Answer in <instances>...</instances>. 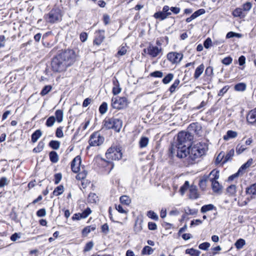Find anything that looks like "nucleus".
<instances>
[{"label": "nucleus", "mask_w": 256, "mask_h": 256, "mask_svg": "<svg viewBox=\"0 0 256 256\" xmlns=\"http://www.w3.org/2000/svg\"><path fill=\"white\" fill-rule=\"evenodd\" d=\"M77 54L74 50L67 49L56 56L52 61V69L54 72H62L68 66L72 65L76 60Z\"/></svg>", "instance_id": "f257e3e1"}, {"label": "nucleus", "mask_w": 256, "mask_h": 256, "mask_svg": "<svg viewBox=\"0 0 256 256\" xmlns=\"http://www.w3.org/2000/svg\"><path fill=\"white\" fill-rule=\"evenodd\" d=\"M208 150V144L204 142H200L188 148V162L192 164L194 160L206 154Z\"/></svg>", "instance_id": "f03ea898"}, {"label": "nucleus", "mask_w": 256, "mask_h": 256, "mask_svg": "<svg viewBox=\"0 0 256 256\" xmlns=\"http://www.w3.org/2000/svg\"><path fill=\"white\" fill-rule=\"evenodd\" d=\"M46 22L50 24L57 23L62 20V14L60 8H54L44 16Z\"/></svg>", "instance_id": "7ed1b4c3"}, {"label": "nucleus", "mask_w": 256, "mask_h": 256, "mask_svg": "<svg viewBox=\"0 0 256 256\" xmlns=\"http://www.w3.org/2000/svg\"><path fill=\"white\" fill-rule=\"evenodd\" d=\"M193 136L190 133L185 132H180L178 134V146L188 147L190 146V141Z\"/></svg>", "instance_id": "20e7f679"}, {"label": "nucleus", "mask_w": 256, "mask_h": 256, "mask_svg": "<svg viewBox=\"0 0 256 256\" xmlns=\"http://www.w3.org/2000/svg\"><path fill=\"white\" fill-rule=\"evenodd\" d=\"M152 58L160 57L162 55V49L161 46H155L150 44L149 46L144 50Z\"/></svg>", "instance_id": "39448f33"}, {"label": "nucleus", "mask_w": 256, "mask_h": 256, "mask_svg": "<svg viewBox=\"0 0 256 256\" xmlns=\"http://www.w3.org/2000/svg\"><path fill=\"white\" fill-rule=\"evenodd\" d=\"M210 175L214 176V178H210L213 191L215 192H218L221 190V186L217 181L219 178V172L213 170L210 172Z\"/></svg>", "instance_id": "423d86ee"}, {"label": "nucleus", "mask_w": 256, "mask_h": 256, "mask_svg": "<svg viewBox=\"0 0 256 256\" xmlns=\"http://www.w3.org/2000/svg\"><path fill=\"white\" fill-rule=\"evenodd\" d=\"M104 138L98 132H94L90 136L88 142L90 146H98L104 142Z\"/></svg>", "instance_id": "0eeeda50"}, {"label": "nucleus", "mask_w": 256, "mask_h": 256, "mask_svg": "<svg viewBox=\"0 0 256 256\" xmlns=\"http://www.w3.org/2000/svg\"><path fill=\"white\" fill-rule=\"evenodd\" d=\"M183 58V54L180 52H170L167 54V58L172 64L179 63Z\"/></svg>", "instance_id": "6e6552de"}, {"label": "nucleus", "mask_w": 256, "mask_h": 256, "mask_svg": "<svg viewBox=\"0 0 256 256\" xmlns=\"http://www.w3.org/2000/svg\"><path fill=\"white\" fill-rule=\"evenodd\" d=\"M126 105L127 102L125 98L116 97L113 102V108L122 109L126 107Z\"/></svg>", "instance_id": "1a4fd4ad"}, {"label": "nucleus", "mask_w": 256, "mask_h": 256, "mask_svg": "<svg viewBox=\"0 0 256 256\" xmlns=\"http://www.w3.org/2000/svg\"><path fill=\"white\" fill-rule=\"evenodd\" d=\"M104 31L99 30L95 32V38L94 40V44L99 46L104 40Z\"/></svg>", "instance_id": "9d476101"}, {"label": "nucleus", "mask_w": 256, "mask_h": 256, "mask_svg": "<svg viewBox=\"0 0 256 256\" xmlns=\"http://www.w3.org/2000/svg\"><path fill=\"white\" fill-rule=\"evenodd\" d=\"M81 163V158L80 156H76L72 160L71 162V168L74 173H77L80 171V166Z\"/></svg>", "instance_id": "9b49d317"}, {"label": "nucleus", "mask_w": 256, "mask_h": 256, "mask_svg": "<svg viewBox=\"0 0 256 256\" xmlns=\"http://www.w3.org/2000/svg\"><path fill=\"white\" fill-rule=\"evenodd\" d=\"M177 156L180 158H186L188 162V147L178 146Z\"/></svg>", "instance_id": "f8f14e48"}, {"label": "nucleus", "mask_w": 256, "mask_h": 256, "mask_svg": "<svg viewBox=\"0 0 256 256\" xmlns=\"http://www.w3.org/2000/svg\"><path fill=\"white\" fill-rule=\"evenodd\" d=\"M91 210L90 208H88L82 213L75 214L72 217L73 220H80L82 218H84L91 213Z\"/></svg>", "instance_id": "ddd939ff"}, {"label": "nucleus", "mask_w": 256, "mask_h": 256, "mask_svg": "<svg viewBox=\"0 0 256 256\" xmlns=\"http://www.w3.org/2000/svg\"><path fill=\"white\" fill-rule=\"evenodd\" d=\"M246 120L250 124H256V108L249 112L246 116Z\"/></svg>", "instance_id": "4468645a"}, {"label": "nucleus", "mask_w": 256, "mask_h": 256, "mask_svg": "<svg viewBox=\"0 0 256 256\" xmlns=\"http://www.w3.org/2000/svg\"><path fill=\"white\" fill-rule=\"evenodd\" d=\"M112 128V118L106 117L103 120L101 130L102 132Z\"/></svg>", "instance_id": "2eb2a0df"}, {"label": "nucleus", "mask_w": 256, "mask_h": 256, "mask_svg": "<svg viewBox=\"0 0 256 256\" xmlns=\"http://www.w3.org/2000/svg\"><path fill=\"white\" fill-rule=\"evenodd\" d=\"M112 146L109 148L107 150V152L106 153V156L107 160H104V162H107L109 165V170L108 172V174H110V170H112V162L110 161L111 159H112Z\"/></svg>", "instance_id": "dca6fc26"}, {"label": "nucleus", "mask_w": 256, "mask_h": 256, "mask_svg": "<svg viewBox=\"0 0 256 256\" xmlns=\"http://www.w3.org/2000/svg\"><path fill=\"white\" fill-rule=\"evenodd\" d=\"M238 136V133L236 131L232 130H228L226 134L224 136L223 138L224 140H228L230 139L236 138Z\"/></svg>", "instance_id": "f3484780"}, {"label": "nucleus", "mask_w": 256, "mask_h": 256, "mask_svg": "<svg viewBox=\"0 0 256 256\" xmlns=\"http://www.w3.org/2000/svg\"><path fill=\"white\" fill-rule=\"evenodd\" d=\"M232 14L234 17H238L240 18H244L246 14L242 10V8H236L232 12Z\"/></svg>", "instance_id": "a211bd4d"}, {"label": "nucleus", "mask_w": 256, "mask_h": 256, "mask_svg": "<svg viewBox=\"0 0 256 256\" xmlns=\"http://www.w3.org/2000/svg\"><path fill=\"white\" fill-rule=\"evenodd\" d=\"M204 69V66L203 64L200 65L195 70L194 78L195 80L198 79L202 74Z\"/></svg>", "instance_id": "6ab92c4d"}, {"label": "nucleus", "mask_w": 256, "mask_h": 256, "mask_svg": "<svg viewBox=\"0 0 256 256\" xmlns=\"http://www.w3.org/2000/svg\"><path fill=\"white\" fill-rule=\"evenodd\" d=\"M253 160L252 158L248 159L246 162L242 164L239 168V173L244 174L246 170L249 168Z\"/></svg>", "instance_id": "aec40b11"}, {"label": "nucleus", "mask_w": 256, "mask_h": 256, "mask_svg": "<svg viewBox=\"0 0 256 256\" xmlns=\"http://www.w3.org/2000/svg\"><path fill=\"white\" fill-rule=\"evenodd\" d=\"M113 160H120L121 159L122 156L121 148H116L114 150H113Z\"/></svg>", "instance_id": "412c9836"}, {"label": "nucleus", "mask_w": 256, "mask_h": 256, "mask_svg": "<svg viewBox=\"0 0 256 256\" xmlns=\"http://www.w3.org/2000/svg\"><path fill=\"white\" fill-rule=\"evenodd\" d=\"M122 122L118 119L113 120V129L116 132H119L122 127Z\"/></svg>", "instance_id": "4be33fe9"}, {"label": "nucleus", "mask_w": 256, "mask_h": 256, "mask_svg": "<svg viewBox=\"0 0 256 256\" xmlns=\"http://www.w3.org/2000/svg\"><path fill=\"white\" fill-rule=\"evenodd\" d=\"M246 193V194L256 196V182L248 187Z\"/></svg>", "instance_id": "5701e85b"}, {"label": "nucleus", "mask_w": 256, "mask_h": 256, "mask_svg": "<svg viewBox=\"0 0 256 256\" xmlns=\"http://www.w3.org/2000/svg\"><path fill=\"white\" fill-rule=\"evenodd\" d=\"M42 134V132L40 130H36L32 135V142H36L41 136Z\"/></svg>", "instance_id": "b1692460"}, {"label": "nucleus", "mask_w": 256, "mask_h": 256, "mask_svg": "<svg viewBox=\"0 0 256 256\" xmlns=\"http://www.w3.org/2000/svg\"><path fill=\"white\" fill-rule=\"evenodd\" d=\"M50 160L53 163H56L58 160V156L56 152L52 151L49 154Z\"/></svg>", "instance_id": "393cba45"}, {"label": "nucleus", "mask_w": 256, "mask_h": 256, "mask_svg": "<svg viewBox=\"0 0 256 256\" xmlns=\"http://www.w3.org/2000/svg\"><path fill=\"white\" fill-rule=\"evenodd\" d=\"M190 197L192 199H196L198 198V194L196 187L192 186L190 189Z\"/></svg>", "instance_id": "a878e982"}, {"label": "nucleus", "mask_w": 256, "mask_h": 256, "mask_svg": "<svg viewBox=\"0 0 256 256\" xmlns=\"http://www.w3.org/2000/svg\"><path fill=\"white\" fill-rule=\"evenodd\" d=\"M234 149H232L227 152V154L224 156V158L223 161L224 163L226 162H227L231 160L234 155Z\"/></svg>", "instance_id": "bb28decb"}, {"label": "nucleus", "mask_w": 256, "mask_h": 256, "mask_svg": "<svg viewBox=\"0 0 256 256\" xmlns=\"http://www.w3.org/2000/svg\"><path fill=\"white\" fill-rule=\"evenodd\" d=\"M63 111L60 110H58L55 112L56 120L58 122H61L63 120Z\"/></svg>", "instance_id": "cd10ccee"}, {"label": "nucleus", "mask_w": 256, "mask_h": 256, "mask_svg": "<svg viewBox=\"0 0 256 256\" xmlns=\"http://www.w3.org/2000/svg\"><path fill=\"white\" fill-rule=\"evenodd\" d=\"M236 187L234 184L230 186L226 189L228 194L231 196H235L236 192Z\"/></svg>", "instance_id": "c85d7f7f"}, {"label": "nucleus", "mask_w": 256, "mask_h": 256, "mask_svg": "<svg viewBox=\"0 0 256 256\" xmlns=\"http://www.w3.org/2000/svg\"><path fill=\"white\" fill-rule=\"evenodd\" d=\"M96 229V226H87L84 228L82 231V234L84 236H87L88 234L92 231H94Z\"/></svg>", "instance_id": "c756f323"}, {"label": "nucleus", "mask_w": 256, "mask_h": 256, "mask_svg": "<svg viewBox=\"0 0 256 256\" xmlns=\"http://www.w3.org/2000/svg\"><path fill=\"white\" fill-rule=\"evenodd\" d=\"M149 140L147 137L142 136L140 140L139 145L140 148H144L148 146Z\"/></svg>", "instance_id": "7c9ffc66"}, {"label": "nucleus", "mask_w": 256, "mask_h": 256, "mask_svg": "<svg viewBox=\"0 0 256 256\" xmlns=\"http://www.w3.org/2000/svg\"><path fill=\"white\" fill-rule=\"evenodd\" d=\"M142 222L138 219L136 220L134 227V230L136 232H139L141 231L142 230Z\"/></svg>", "instance_id": "2f4dec72"}, {"label": "nucleus", "mask_w": 256, "mask_h": 256, "mask_svg": "<svg viewBox=\"0 0 256 256\" xmlns=\"http://www.w3.org/2000/svg\"><path fill=\"white\" fill-rule=\"evenodd\" d=\"M200 252L194 248H188L186 250V254H189L190 256H199Z\"/></svg>", "instance_id": "473e14b6"}, {"label": "nucleus", "mask_w": 256, "mask_h": 256, "mask_svg": "<svg viewBox=\"0 0 256 256\" xmlns=\"http://www.w3.org/2000/svg\"><path fill=\"white\" fill-rule=\"evenodd\" d=\"M154 17L160 20H163L166 18V16L164 14V12L162 10V12H156L154 15Z\"/></svg>", "instance_id": "72a5a7b5"}, {"label": "nucleus", "mask_w": 256, "mask_h": 256, "mask_svg": "<svg viewBox=\"0 0 256 256\" xmlns=\"http://www.w3.org/2000/svg\"><path fill=\"white\" fill-rule=\"evenodd\" d=\"M214 208V206L212 204H208L203 206L200 209V212L202 213H206L208 211L212 210Z\"/></svg>", "instance_id": "f704fd0d"}, {"label": "nucleus", "mask_w": 256, "mask_h": 256, "mask_svg": "<svg viewBox=\"0 0 256 256\" xmlns=\"http://www.w3.org/2000/svg\"><path fill=\"white\" fill-rule=\"evenodd\" d=\"M121 92V88L120 87L118 82H115L113 80V94H116Z\"/></svg>", "instance_id": "c9c22d12"}, {"label": "nucleus", "mask_w": 256, "mask_h": 256, "mask_svg": "<svg viewBox=\"0 0 256 256\" xmlns=\"http://www.w3.org/2000/svg\"><path fill=\"white\" fill-rule=\"evenodd\" d=\"M154 252V250L149 246H145L142 252V254L144 255H150Z\"/></svg>", "instance_id": "e433bc0d"}, {"label": "nucleus", "mask_w": 256, "mask_h": 256, "mask_svg": "<svg viewBox=\"0 0 256 256\" xmlns=\"http://www.w3.org/2000/svg\"><path fill=\"white\" fill-rule=\"evenodd\" d=\"M49 146L54 150H58L60 146V142L57 140H51L49 142Z\"/></svg>", "instance_id": "4c0bfd02"}, {"label": "nucleus", "mask_w": 256, "mask_h": 256, "mask_svg": "<svg viewBox=\"0 0 256 256\" xmlns=\"http://www.w3.org/2000/svg\"><path fill=\"white\" fill-rule=\"evenodd\" d=\"M246 244L245 240L242 238H240L236 242L234 245L238 250L241 249Z\"/></svg>", "instance_id": "58836bf2"}, {"label": "nucleus", "mask_w": 256, "mask_h": 256, "mask_svg": "<svg viewBox=\"0 0 256 256\" xmlns=\"http://www.w3.org/2000/svg\"><path fill=\"white\" fill-rule=\"evenodd\" d=\"M64 192V186L62 185H60L57 186L53 192V194L58 196L62 194Z\"/></svg>", "instance_id": "ea45409f"}, {"label": "nucleus", "mask_w": 256, "mask_h": 256, "mask_svg": "<svg viewBox=\"0 0 256 256\" xmlns=\"http://www.w3.org/2000/svg\"><path fill=\"white\" fill-rule=\"evenodd\" d=\"M98 200V197L94 193H90L88 196V201L91 203H96Z\"/></svg>", "instance_id": "a19ab883"}, {"label": "nucleus", "mask_w": 256, "mask_h": 256, "mask_svg": "<svg viewBox=\"0 0 256 256\" xmlns=\"http://www.w3.org/2000/svg\"><path fill=\"white\" fill-rule=\"evenodd\" d=\"M120 202L122 204H124L126 205H128L130 202V199L127 196H120Z\"/></svg>", "instance_id": "79ce46f5"}, {"label": "nucleus", "mask_w": 256, "mask_h": 256, "mask_svg": "<svg viewBox=\"0 0 256 256\" xmlns=\"http://www.w3.org/2000/svg\"><path fill=\"white\" fill-rule=\"evenodd\" d=\"M246 89V84L244 83H238L234 86V90L236 91H244Z\"/></svg>", "instance_id": "37998d69"}, {"label": "nucleus", "mask_w": 256, "mask_h": 256, "mask_svg": "<svg viewBox=\"0 0 256 256\" xmlns=\"http://www.w3.org/2000/svg\"><path fill=\"white\" fill-rule=\"evenodd\" d=\"M108 110V104L106 102H103L99 108V112L100 114H104Z\"/></svg>", "instance_id": "c03bdc74"}, {"label": "nucleus", "mask_w": 256, "mask_h": 256, "mask_svg": "<svg viewBox=\"0 0 256 256\" xmlns=\"http://www.w3.org/2000/svg\"><path fill=\"white\" fill-rule=\"evenodd\" d=\"M44 143L40 141L38 142V146L34 148L33 152L36 153L40 152L44 149Z\"/></svg>", "instance_id": "a18cd8bd"}, {"label": "nucleus", "mask_w": 256, "mask_h": 256, "mask_svg": "<svg viewBox=\"0 0 256 256\" xmlns=\"http://www.w3.org/2000/svg\"><path fill=\"white\" fill-rule=\"evenodd\" d=\"M174 74L172 73L168 74L163 79L162 82L164 84H168L173 79Z\"/></svg>", "instance_id": "49530a36"}, {"label": "nucleus", "mask_w": 256, "mask_h": 256, "mask_svg": "<svg viewBox=\"0 0 256 256\" xmlns=\"http://www.w3.org/2000/svg\"><path fill=\"white\" fill-rule=\"evenodd\" d=\"M180 82V81L178 79H176L172 84L170 86L169 90L170 93H173L175 90L176 88L178 86Z\"/></svg>", "instance_id": "de8ad7c7"}, {"label": "nucleus", "mask_w": 256, "mask_h": 256, "mask_svg": "<svg viewBox=\"0 0 256 256\" xmlns=\"http://www.w3.org/2000/svg\"><path fill=\"white\" fill-rule=\"evenodd\" d=\"M56 122V118L54 116H51L49 117L46 120V125L48 127L52 126Z\"/></svg>", "instance_id": "09e8293b"}, {"label": "nucleus", "mask_w": 256, "mask_h": 256, "mask_svg": "<svg viewBox=\"0 0 256 256\" xmlns=\"http://www.w3.org/2000/svg\"><path fill=\"white\" fill-rule=\"evenodd\" d=\"M246 149V148L245 146L244 145H241L240 144H238L237 145L236 148V152L238 154H240L242 152H243Z\"/></svg>", "instance_id": "8fccbe9b"}, {"label": "nucleus", "mask_w": 256, "mask_h": 256, "mask_svg": "<svg viewBox=\"0 0 256 256\" xmlns=\"http://www.w3.org/2000/svg\"><path fill=\"white\" fill-rule=\"evenodd\" d=\"M87 174V172L84 170L80 172L76 176V180H81L84 179L86 177Z\"/></svg>", "instance_id": "3c124183"}, {"label": "nucleus", "mask_w": 256, "mask_h": 256, "mask_svg": "<svg viewBox=\"0 0 256 256\" xmlns=\"http://www.w3.org/2000/svg\"><path fill=\"white\" fill-rule=\"evenodd\" d=\"M252 4L250 2H246L242 6V10L245 12L249 11L252 8Z\"/></svg>", "instance_id": "603ef678"}, {"label": "nucleus", "mask_w": 256, "mask_h": 256, "mask_svg": "<svg viewBox=\"0 0 256 256\" xmlns=\"http://www.w3.org/2000/svg\"><path fill=\"white\" fill-rule=\"evenodd\" d=\"M52 90V86H46L40 92L42 96H45L48 93Z\"/></svg>", "instance_id": "864d4df0"}, {"label": "nucleus", "mask_w": 256, "mask_h": 256, "mask_svg": "<svg viewBox=\"0 0 256 256\" xmlns=\"http://www.w3.org/2000/svg\"><path fill=\"white\" fill-rule=\"evenodd\" d=\"M147 216L151 218L152 219H153L155 220H157L158 219V215L155 213L152 210H150L148 212Z\"/></svg>", "instance_id": "5fc2aeb1"}, {"label": "nucleus", "mask_w": 256, "mask_h": 256, "mask_svg": "<svg viewBox=\"0 0 256 256\" xmlns=\"http://www.w3.org/2000/svg\"><path fill=\"white\" fill-rule=\"evenodd\" d=\"M9 184V180H8L6 177H2L0 179V188H3L5 186L8 185Z\"/></svg>", "instance_id": "6e6d98bb"}, {"label": "nucleus", "mask_w": 256, "mask_h": 256, "mask_svg": "<svg viewBox=\"0 0 256 256\" xmlns=\"http://www.w3.org/2000/svg\"><path fill=\"white\" fill-rule=\"evenodd\" d=\"M150 76L154 78H162L163 76V73L161 71L156 70L150 73Z\"/></svg>", "instance_id": "4d7b16f0"}, {"label": "nucleus", "mask_w": 256, "mask_h": 256, "mask_svg": "<svg viewBox=\"0 0 256 256\" xmlns=\"http://www.w3.org/2000/svg\"><path fill=\"white\" fill-rule=\"evenodd\" d=\"M126 52H127V50H126V46H122L120 48L118 52L117 55L123 56L126 54Z\"/></svg>", "instance_id": "13d9d810"}, {"label": "nucleus", "mask_w": 256, "mask_h": 256, "mask_svg": "<svg viewBox=\"0 0 256 256\" xmlns=\"http://www.w3.org/2000/svg\"><path fill=\"white\" fill-rule=\"evenodd\" d=\"M56 136L58 138H61L64 136V133L62 132V128L60 126L57 128L56 132Z\"/></svg>", "instance_id": "bf43d9fd"}, {"label": "nucleus", "mask_w": 256, "mask_h": 256, "mask_svg": "<svg viewBox=\"0 0 256 256\" xmlns=\"http://www.w3.org/2000/svg\"><path fill=\"white\" fill-rule=\"evenodd\" d=\"M205 12H206V11L204 9H203V8L200 9L192 14L193 15L192 17H194L196 18L197 17H198V16L204 14L205 13Z\"/></svg>", "instance_id": "052dcab7"}, {"label": "nucleus", "mask_w": 256, "mask_h": 256, "mask_svg": "<svg viewBox=\"0 0 256 256\" xmlns=\"http://www.w3.org/2000/svg\"><path fill=\"white\" fill-rule=\"evenodd\" d=\"M190 186L189 182L188 181H186L184 185L180 188V191L182 194H183L184 192L188 190Z\"/></svg>", "instance_id": "680f3d73"}, {"label": "nucleus", "mask_w": 256, "mask_h": 256, "mask_svg": "<svg viewBox=\"0 0 256 256\" xmlns=\"http://www.w3.org/2000/svg\"><path fill=\"white\" fill-rule=\"evenodd\" d=\"M232 58L230 56H228L222 60V63L225 65L228 66L232 62Z\"/></svg>", "instance_id": "e2e57ef3"}, {"label": "nucleus", "mask_w": 256, "mask_h": 256, "mask_svg": "<svg viewBox=\"0 0 256 256\" xmlns=\"http://www.w3.org/2000/svg\"><path fill=\"white\" fill-rule=\"evenodd\" d=\"M210 246V243L208 242H203L200 244L198 246L199 248L202 250H206Z\"/></svg>", "instance_id": "0e129e2a"}, {"label": "nucleus", "mask_w": 256, "mask_h": 256, "mask_svg": "<svg viewBox=\"0 0 256 256\" xmlns=\"http://www.w3.org/2000/svg\"><path fill=\"white\" fill-rule=\"evenodd\" d=\"M170 10V7L168 6H164L162 8V12L166 16V18L172 14L171 12L169 11Z\"/></svg>", "instance_id": "69168bd1"}, {"label": "nucleus", "mask_w": 256, "mask_h": 256, "mask_svg": "<svg viewBox=\"0 0 256 256\" xmlns=\"http://www.w3.org/2000/svg\"><path fill=\"white\" fill-rule=\"evenodd\" d=\"M212 44V41L211 39L209 38H207L204 43V46L205 48H208L211 46Z\"/></svg>", "instance_id": "338daca9"}, {"label": "nucleus", "mask_w": 256, "mask_h": 256, "mask_svg": "<svg viewBox=\"0 0 256 256\" xmlns=\"http://www.w3.org/2000/svg\"><path fill=\"white\" fill-rule=\"evenodd\" d=\"M93 246H94V244L92 242H88L84 247V252L90 251L92 248Z\"/></svg>", "instance_id": "774afa93"}]
</instances>
